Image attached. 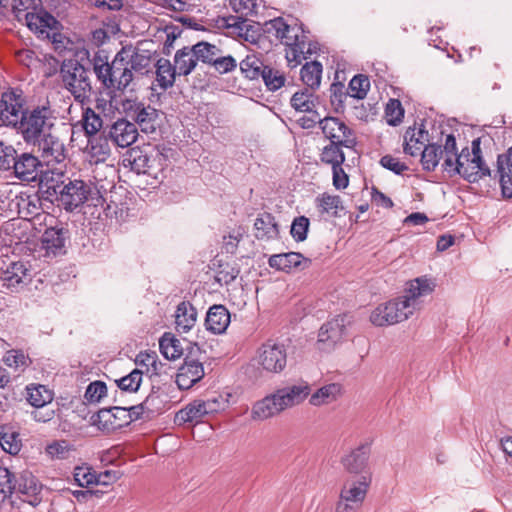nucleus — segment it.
Masks as SVG:
<instances>
[{
  "label": "nucleus",
  "mask_w": 512,
  "mask_h": 512,
  "mask_svg": "<svg viewBox=\"0 0 512 512\" xmlns=\"http://www.w3.org/2000/svg\"><path fill=\"white\" fill-rule=\"evenodd\" d=\"M151 56L149 50H140L132 44L123 46L111 62L97 52L93 56V73L102 89L124 92L136 77L149 72Z\"/></svg>",
  "instance_id": "nucleus-1"
},
{
  "label": "nucleus",
  "mask_w": 512,
  "mask_h": 512,
  "mask_svg": "<svg viewBox=\"0 0 512 512\" xmlns=\"http://www.w3.org/2000/svg\"><path fill=\"white\" fill-rule=\"evenodd\" d=\"M53 111L49 105H37L26 108L15 130L27 144L38 146L41 157L46 163H60L65 158L64 144L51 134L54 126Z\"/></svg>",
  "instance_id": "nucleus-2"
},
{
  "label": "nucleus",
  "mask_w": 512,
  "mask_h": 512,
  "mask_svg": "<svg viewBox=\"0 0 512 512\" xmlns=\"http://www.w3.org/2000/svg\"><path fill=\"white\" fill-rule=\"evenodd\" d=\"M92 62L89 51L81 48L75 51L74 58L64 59L60 65L59 73L64 87L82 104L98 94L92 86Z\"/></svg>",
  "instance_id": "nucleus-3"
},
{
  "label": "nucleus",
  "mask_w": 512,
  "mask_h": 512,
  "mask_svg": "<svg viewBox=\"0 0 512 512\" xmlns=\"http://www.w3.org/2000/svg\"><path fill=\"white\" fill-rule=\"evenodd\" d=\"M167 156L162 153L158 145L143 143L130 147L122 156L124 167H129L136 174H146L156 177L162 171Z\"/></svg>",
  "instance_id": "nucleus-4"
},
{
  "label": "nucleus",
  "mask_w": 512,
  "mask_h": 512,
  "mask_svg": "<svg viewBox=\"0 0 512 512\" xmlns=\"http://www.w3.org/2000/svg\"><path fill=\"white\" fill-rule=\"evenodd\" d=\"M413 314L412 304L404 296L379 304L371 313L373 325L384 327L400 323Z\"/></svg>",
  "instance_id": "nucleus-5"
},
{
  "label": "nucleus",
  "mask_w": 512,
  "mask_h": 512,
  "mask_svg": "<svg viewBox=\"0 0 512 512\" xmlns=\"http://www.w3.org/2000/svg\"><path fill=\"white\" fill-rule=\"evenodd\" d=\"M372 483V474H363L351 483L346 482L339 495L335 512H356L364 502Z\"/></svg>",
  "instance_id": "nucleus-6"
},
{
  "label": "nucleus",
  "mask_w": 512,
  "mask_h": 512,
  "mask_svg": "<svg viewBox=\"0 0 512 512\" xmlns=\"http://www.w3.org/2000/svg\"><path fill=\"white\" fill-rule=\"evenodd\" d=\"M26 99L22 89L8 88L1 93L0 98V124L16 128L23 111L27 108Z\"/></svg>",
  "instance_id": "nucleus-7"
},
{
  "label": "nucleus",
  "mask_w": 512,
  "mask_h": 512,
  "mask_svg": "<svg viewBox=\"0 0 512 512\" xmlns=\"http://www.w3.org/2000/svg\"><path fill=\"white\" fill-rule=\"evenodd\" d=\"M92 194V188L83 180H69L58 191L57 203L58 207L68 212H72L83 205Z\"/></svg>",
  "instance_id": "nucleus-8"
},
{
  "label": "nucleus",
  "mask_w": 512,
  "mask_h": 512,
  "mask_svg": "<svg viewBox=\"0 0 512 512\" xmlns=\"http://www.w3.org/2000/svg\"><path fill=\"white\" fill-rule=\"evenodd\" d=\"M247 21V18L243 15H229L218 17L216 24L218 28L231 29L233 34L251 44H260L263 41L261 23L252 22V24H248Z\"/></svg>",
  "instance_id": "nucleus-9"
},
{
  "label": "nucleus",
  "mask_w": 512,
  "mask_h": 512,
  "mask_svg": "<svg viewBox=\"0 0 512 512\" xmlns=\"http://www.w3.org/2000/svg\"><path fill=\"white\" fill-rule=\"evenodd\" d=\"M122 108L127 117H130L141 127L145 133H152L156 130L160 111L136 99H125L122 101Z\"/></svg>",
  "instance_id": "nucleus-10"
},
{
  "label": "nucleus",
  "mask_w": 512,
  "mask_h": 512,
  "mask_svg": "<svg viewBox=\"0 0 512 512\" xmlns=\"http://www.w3.org/2000/svg\"><path fill=\"white\" fill-rule=\"evenodd\" d=\"M13 483L15 486L14 494L21 501L33 507L38 506L42 502L44 485L31 471L23 470L18 473Z\"/></svg>",
  "instance_id": "nucleus-11"
},
{
  "label": "nucleus",
  "mask_w": 512,
  "mask_h": 512,
  "mask_svg": "<svg viewBox=\"0 0 512 512\" xmlns=\"http://www.w3.org/2000/svg\"><path fill=\"white\" fill-rule=\"evenodd\" d=\"M0 276V286L10 292H19L32 280L31 265L22 260L8 264Z\"/></svg>",
  "instance_id": "nucleus-12"
},
{
  "label": "nucleus",
  "mask_w": 512,
  "mask_h": 512,
  "mask_svg": "<svg viewBox=\"0 0 512 512\" xmlns=\"http://www.w3.org/2000/svg\"><path fill=\"white\" fill-rule=\"evenodd\" d=\"M257 361L259 366L266 372L280 373L284 370L287 363L286 348L282 344L268 341L259 348Z\"/></svg>",
  "instance_id": "nucleus-13"
},
{
  "label": "nucleus",
  "mask_w": 512,
  "mask_h": 512,
  "mask_svg": "<svg viewBox=\"0 0 512 512\" xmlns=\"http://www.w3.org/2000/svg\"><path fill=\"white\" fill-rule=\"evenodd\" d=\"M26 25L37 38L45 40L49 38V32L59 30L60 22L48 10L43 3L40 9H35L25 13Z\"/></svg>",
  "instance_id": "nucleus-14"
},
{
  "label": "nucleus",
  "mask_w": 512,
  "mask_h": 512,
  "mask_svg": "<svg viewBox=\"0 0 512 512\" xmlns=\"http://www.w3.org/2000/svg\"><path fill=\"white\" fill-rule=\"evenodd\" d=\"M346 315H338L324 323L318 333V348L330 352L340 343L346 334Z\"/></svg>",
  "instance_id": "nucleus-15"
},
{
  "label": "nucleus",
  "mask_w": 512,
  "mask_h": 512,
  "mask_svg": "<svg viewBox=\"0 0 512 512\" xmlns=\"http://www.w3.org/2000/svg\"><path fill=\"white\" fill-rule=\"evenodd\" d=\"M454 170L455 173H459L461 178L471 184L477 183L485 177L498 180V177L495 178V173H493L485 162L482 153L471 155L467 164H465V162H459V158H457V166ZM494 172H496V170Z\"/></svg>",
  "instance_id": "nucleus-16"
},
{
  "label": "nucleus",
  "mask_w": 512,
  "mask_h": 512,
  "mask_svg": "<svg viewBox=\"0 0 512 512\" xmlns=\"http://www.w3.org/2000/svg\"><path fill=\"white\" fill-rule=\"evenodd\" d=\"M125 407L102 408L90 418L91 424L101 430H116L130 425L131 419Z\"/></svg>",
  "instance_id": "nucleus-17"
},
{
  "label": "nucleus",
  "mask_w": 512,
  "mask_h": 512,
  "mask_svg": "<svg viewBox=\"0 0 512 512\" xmlns=\"http://www.w3.org/2000/svg\"><path fill=\"white\" fill-rule=\"evenodd\" d=\"M370 455L371 443L365 442L341 457L340 463L349 474L359 475V477L363 474H372L369 469Z\"/></svg>",
  "instance_id": "nucleus-18"
},
{
  "label": "nucleus",
  "mask_w": 512,
  "mask_h": 512,
  "mask_svg": "<svg viewBox=\"0 0 512 512\" xmlns=\"http://www.w3.org/2000/svg\"><path fill=\"white\" fill-rule=\"evenodd\" d=\"M70 238V231L63 223L47 227L41 236L42 248L46 255H63L66 253V242Z\"/></svg>",
  "instance_id": "nucleus-19"
},
{
  "label": "nucleus",
  "mask_w": 512,
  "mask_h": 512,
  "mask_svg": "<svg viewBox=\"0 0 512 512\" xmlns=\"http://www.w3.org/2000/svg\"><path fill=\"white\" fill-rule=\"evenodd\" d=\"M12 169L16 178L26 182H34L37 181L43 171V164L33 153L18 151Z\"/></svg>",
  "instance_id": "nucleus-20"
},
{
  "label": "nucleus",
  "mask_w": 512,
  "mask_h": 512,
  "mask_svg": "<svg viewBox=\"0 0 512 512\" xmlns=\"http://www.w3.org/2000/svg\"><path fill=\"white\" fill-rule=\"evenodd\" d=\"M277 400L280 401L283 410L303 403L311 394V386L307 381L301 380L294 384H286L275 390Z\"/></svg>",
  "instance_id": "nucleus-21"
},
{
  "label": "nucleus",
  "mask_w": 512,
  "mask_h": 512,
  "mask_svg": "<svg viewBox=\"0 0 512 512\" xmlns=\"http://www.w3.org/2000/svg\"><path fill=\"white\" fill-rule=\"evenodd\" d=\"M357 140L343 139V141H329L319 153V160L322 164L330 166L331 169L343 166L346 161L344 148L354 149Z\"/></svg>",
  "instance_id": "nucleus-22"
},
{
  "label": "nucleus",
  "mask_w": 512,
  "mask_h": 512,
  "mask_svg": "<svg viewBox=\"0 0 512 512\" xmlns=\"http://www.w3.org/2000/svg\"><path fill=\"white\" fill-rule=\"evenodd\" d=\"M318 126L324 138L328 141L357 140L354 130L338 117L325 116L322 119H318Z\"/></svg>",
  "instance_id": "nucleus-23"
},
{
  "label": "nucleus",
  "mask_w": 512,
  "mask_h": 512,
  "mask_svg": "<svg viewBox=\"0 0 512 512\" xmlns=\"http://www.w3.org/2000/svg\"><path fill=\"white\" fill-rule=\"evenodd\" d=\"M68 180L69 177L63 172L42 171L37 179L39 185L38 191L42 194L44 201L54 204L58 196V191L61 190L62 186Z\"/></svg>",
  "instance_id": "nucleus-24"
},
{
  "label": "nucleus",
  "mask_w": 512,
  "mask_h": 512,
  "mask_svg": "<svg viewBox=\"0 0 512 512\" xmlns=\"http://www.w3.org/2000/svg\"><path fill=\"white\" fill-rule=\"evenodd\" d=\"M268 264L275 270L290 273L293 270L309 268L312 264V260L304 257L300 252H288L270 256Z\"/></svg>",
  "instance_id": "nucleus-25"
},
{
  "label": "nucleus",
  "mask_w": 512,
  "mask_h": 512,
  "mask_svg": "<svg viewBox=\"0 0 512 512\" xmlns=\"http://www.w3.org/2000/svg\"><path fill=\"white\" fill-rule=\"evenodd\" d=\"M501 188L503 198H512V146L507 148L505 152L498 154L496 161L495 178Z\"/></svg>",
  "instance_id": "nucleus-26"
},
{
  "label": "nucleus",
  "mask_w": 512,
  "mask_h": 512,
  "mask_svg": "<svg viewBox=\"0 0 512 512\" xmlns=\"http://www.w3.org/2000/svg\"><path fill=\"white\" fill-rule=\"evenodd\" d=\"M138 135L136 124L125 118L118 119L108 128V136L112 137V144L121 148L131 146L137 140Z\"/></svg>",
  "instance_id": "nucleus-27"
},
{
  "label": "nucleus",
  "mask_w": 512,
  "mask_h": 512,
  "mask_svg": "<svg viewBox=\"0 0 512 512\" xmlns=\"http://www.w3.org/2000/svg\"><path fill=\"white\" fill-rule=\"evenodd\" d=\"M230 321L229 310L222 304H215L207 311L205 327L211 333L218 335L226 331Z\"/></svg>",
  "instance_id": "nucleus-28"
},
{
  "label": "nucleus",
  "mask_w": 512,
  "mask_h": 512,
  "mask_svg": "<svg viewBox=\"0 0 512 512\" xmlns=\"http://www.w3.org/2000/svg\"><path fill=\"white\" fill-rule=\"evenodd\" d=\"M204 374L201 362H184L178 369L176 384L180 390H188L199 382Z\"/></svg>",
  "instance_id": "nucleus-29"
},
{
  "label": "nucleus",
  "mask_w": 512,
  "mask_h": 512,
  "mask_svg": "<svg viewBox=\"0 0 512 512\" xmlns=\"http://www.w3.org/2000/svg\"><path fill=\"white\" fill-rule=\"evenodd\" d=\"M277 399L278 397L274 391L272 394L267 395L263 399L257 401L252 407L251 418L253 420L262 421L278 415L284 411L281 407L282 405L280 404V401Z\"/></svg>",
  "instance_id": "nucleus-30"
},
{
  "label": "nucleus",
  "mask_w": 512,
  "mask_h": 512,
  "mask_svg": "<svg viewBox=\"0 0 512 512\" xmlns=\"http://www.w3.org/2000/svg\"><path fill=\"white\" fill-rule=\"evenodd\" d=\"M267 63L261 53L248 54L239 62V68L242 76L250 81H259L262 76V70L266 68Z\"/></svg>",
  "instance_id": "nucleus-31"
},
{
  "label": "nucleus",
  "mask_w": 512,
  "mask_h": 512,
  "mask_svg": "<svg viewBox=\"0 0 512 512\" xmlns=\"http://www.w3.org/2000/svg\"><path fill=\"white\" fill-rule=\"evenodd\" d=\"M87 139V147L92 157L105 161L111 155L112 137L108 136V129L105 128L101 132L87 137Z\"/></svg>",
  "instance_id": "nucleus-32"
},
{
  "label": "nucleus",
  "mask_w": 512,
  "mask_h": 512,
  "mask_svg": "<svg viewBox=\"0 0 512 512\" xmlns=\"http://www.w3.org/2000/svg\"><path fill=\"white\" fill-rule=\"evenodd\" d=\"M254 230L258 240H271L279 235V226L275 217L269 212L258 215L254 222Z\"/></svg>",
  "instance_id": "nucleus-33"
},
{
  "label": "nucleus",
  "mask_w": 512,
  "mask_h": 512,
  "mask_svg": "<svg viewBox=\"0 0 512 512\" xmlns=\"http://www.w3.org/2000/svg\"><path fill=\"white\" fill-rule=\"evenodd\" d=\"M197 310L189 301H182L175 311V324L178 332H188L195 325Z\"/></svg>",
  "instance_id": "nucleus-34"
},
{
  "label": "nucleus",
  "mask_w": 512,
  "mask_h": 512,
  "mask_svg": "<svg viewBox=\"0 0 512 512\" xmlns=\"http://www.w3.org/2000/svg\"><path fill=\"white\" fill-rule=\"evenodd\" d=\"M156 68V81L159 87L166 91L174 86L176 81L177 69L175 64H171L170 60L159 58L155 63Z\"/></svg>",
  "instance_id": "nucleus-35"
},
{
  "label": "nucleus",
  "mask_w": 512,
  "mask_h": 512,
  "mask_svg": "<svg viewBox=\"0 0 512 512\" xmlns=\"http://www.w3.org/2000/svg\"><path fill=\"white\" fill-rule=\"evenodd\" d=\"M142 402L147 409V418L150 419L166 410L168 404L167 394L159 386L153 385L150 393Z\"/></svg>",
  "instance_id": "nucleus-36"
},
{
  "label": "nucleus",
  "mask_w": 512,
  "mask_h": 512,
  "mask_svg": "<svg viewBox=\"0 0 512 512\" xmlns=\"http://www.w3.org/2000/svg\"><path fill=\"white\" fill-rule=\"evenodd\" d=\"M436 287V283L433 279L426 276L415 278L408 283V287L405 289V299H409V303L413 305V302L421 297L431 294Z\"/></svg>",
  "instance_id": "nucleus-37"
},
{
  "label": "nucleus",
  "mask_w": 512,
  "mask_h": 512,
  "mask_svg": "<svg viewBox=\"0 0 512 512\" xmlns=\"http://www.w3.org/2000/svg\"><path fill=\"white\" fill-rule=\"evenodd\" d=\"M262 31V38L264 40H269L272 43V40L270 39V36H273L276 41H283V39H291L292 37L289 36L290 26L285 22V20L282 17H276L274 19H271L269 21H266L265 23L261 24Z\"/></svg>",
  "instance_id": "nucleus-38"
},
{
  "label": "nucleus",
  "mask_w": 512,
  "mask_h": 512,
  "mask_svg": "<svg viewBox=\"0 0 512 512\" xmlns=\"http://www.w3.org/2000/svg\"><path fill=\"white\" fill-rule=\"evenodd\" d=\"M342 394V386L339 383H330L320 387L310 394L309 403L319 407L336 401Z\"/></svg>",
  "instance_id": "nucleus-39"
},
{
  "label": "nucleus",
  "mask_w": 512,
  "mask_h": 512,
  "mask_svg": "<svg viewBox=\"0 0 512 512\" xmlns=\"http://www.w3.org/2000/svg\"><path fill=\"white\" fill-rule=\"evenodd\" d=\"M85 213L97 219H115L117 223L126 222L134 214L126 203L117 204L115 202L108 204L105 211H87Z\"/></svg>",
  "instance_id": "nucleus-40"
},
{
  "label": "nucleus",
  "mask_w": 512,
  "mask_h": 512,
  "mask_svg": "<svg viewBox=\"0 0 512 512\" xmlns=\"http://www.w3.org/2000/svg\"><path fill=\"white\" fill-rule=\"evenodd\" d=\"M323 65L320 61L314 60L306 62L300 70L302 82L312 91L319 88L321 83Z\"/></svg>",
  "instance_id": "nucleus-41"
},
{
  "label": "nucleus",
  "mask_w": 512,
  "mask_h": 512,
  "mask_svg": "<svg viewBox=\"0 0 512 512\" xmlns=\"http://www.w3.org/2000/svg\"><path fill=\"white\" fill-rule=\"evenodd\" d=\"M0 447L10 455H17L22 447L20 435L12 426L0 425Z\"/></svg>",
  "instance_id": "nucleus-42"
},
{
  "label": "nucleus",
  "mask_w": 512,
  "mask_h": 512,
  "mask_svg": "<svg viewBox=\"0 0 512 512\" xmlns=\"http://www.w3.org/2000/svg\"><path fill=\"white\" fill-rule=\"evenodd\" d=\"M42 201H44V199L39 191L34 194L22 193L16 205L18 211L25 216L33 215L38 217L41 215L40 211H43Z\"/></svg>",
  "instance_id": "nucleus-43"
},
{
  "label": "nucleus",
  "mask_w": 512,
  "mask_h": 512,
  "mask_svg": "<svg viewBox=\"0 0 512 512\" xmlns=\"http://www.w3.org/2000/svg\"><path fill=\"white\" fill-rule=\"evenodd\" d=\"M159 349L164 358L175 360L184 354L180 340L171 332H165L159 339Z\"/></svg>",
  "instance_id": "nucleus-44"
},
{
  "label": "nucleus",
  "mask_w": 512,
  "mask_h": 512,
  "mask_svg": "<svg viewBox=\"0 0 512 512\" xmlns=\"http://www.w3.org/2000/svg\"><path fill=\"white\" fill-rule=\"evenodd\" d=\"M174 64L178 76H188L198 65L194 53L189 50V46L178 49L174 55Z\"/></svg>",
  "instance_id": "nucleus-45"
},
{
  "label": "nucleus",
  "mask_w": 512,
  "mask_h": 512,
  "mask_svg": "<svg viewBox=\"0 0 512 512\" xmlns=\"http://www.w3.org/2000/svg\"><path fill=\"white\" fill-rule=\"evenodd\" d=\"M290 105L297 112L310 113L319 117L316 104L313 103V91L308 88L295 92L290 99Z\"/></svg>",
  "instance_id": "nucleus-46"
},
{
  "label": "nucleus",
  "mask_w": 512,
  "mask_h": 512,
  "mask_svg": "<svg viewBox=\"0 0 512 512\" xmlns=\"http://www.w3.org/2000/svg\"><path fill=\"white\" fill-rule=\"evenodd\" d=\"M189 50L194 53L197 62L212 66L213 60L221 54L222 51L215 45L208 41H199L192 46Z\"/></svg>",
  "instance_id": "nucleus-47"
},
{
  "label": "nucleus",
  "mask_w": 512,
  "mask_h": 512,
  "mask_svg": "<svg viewBox=\"0 0 512 512\" xmlns=\"http://www.w3.org/2000/svg\"><path fill=\"white\" fill-rule=\"evenodd\" d=\"M330 103L333 111L336 114H344L345 112V100L349 97V92L345 88L343 82L338 80V74L336 73L335 79L330 85Z\"/></svg>",
  "instance_id": "nucleus-48"
},
{
  "label": "nucleus",
  "mask_w": 512,
  "mask_h": 512,
  "mask_svg": "<svg viewBox=\"0 0 512 512\" xmlns=\"http://www.w3.org/2000/svg\"><path fill=\"white\" fill-rule=\"evenodd\" d=\"M443 150L438 143H428L421 151V164L424 171H434L442 157Z\"/></svg>",
  "instance_id": "nucleus-49"
},
{
  "label": "nucleus",
  "mask_w": 512,
  "mask_h": 512,
  "mask_svg": "<svg viewBox=\"0 0 512 512\" xmlns=\"http://www.w3.org/2000/svg\"><path fill=\"white\" fill-rule=\"evenodd\" d=\"M316 207L320 215L329 214L332 217H338V209L342 208V200L338 195L323 193L315 199Z\"/></svg>",
  "instance_id": "nucleus-50"
},
{
  "label": "nucleus",
  "mask_w": 512,
  "mask_h": 512,
  "mask_svg": "<svg viewBox=\"0 0 512 512\" xmlns=\"http://www.w3.org/2000/svg\"><path fill=\"white\" fill-rule=\"evenodd\" d=\"M260 79L263 81L266 89L270 92H275L285 85L286 77L283 72L272 67L270 64L262 70Z\"/></svg>",
  "instance_id": "nucleus-51"
},
{
  "label": "nucleus",
  "mask_w": 512,
  "mask_h": 512,
  "mask_svg": "<svg viewBox=\"0 0 512 512\" xmlns=\"http://www.w3.org/2000/svg\"><path fill=\"white\" fill-rule=\"evenodd\" d=\"M27 401L35 408H42L51 403L52 394L44 385L27 386Z\"/></svg>",
  "instance_id": "nucleus-52"
},
{
  "label": "nucleus",
  "mask_w": 512,
  "mask_h": 512,
  "mask_svg": "<svg viewBox=\"0 0 512 512\" xmlns=\"http://www.w3.org/2000/svg\"><path fill=\"white\" fill-rule=\"evenodd\" d=\"M143 371L140 369H133L129 374L116 379V386L122 391L127 393H136L142 384Z\"/></svg>",
  "instance_id": "nucleus-53"
},
{
  "label": "nucleus",
  "mask_w": 512,
  "mask_h": 512,
  "mask_svg": "<svg viewBox=\"0 0 512 512\" xmlns=\"http://www.w3.org/2000/svg\"><path fill=\"white\" fill-rule=\"evenodd\" d=\"M349 97L363 100L370 90V79L365 74H356L352 77L347 88Z\"/></svg>",
  "instance_id": "nucleus-54"
},
{
  "label": "nucleus",
  "mask_w": 512,
  "mask_h": 512,
  "mask_svg": "<svg viewBox=\"0 0 512 512\" xmlns=\"http://www.w3.org/2000/svg\"><path fill=\"white\" fill-rule=\"evenodd\" d=\"M17 474L10 471L7 467L0 465V502L10 499L15 492L14 480Z\"/></svg>",
  "instance_id": "nucleus-55"
},
{
  "label": "nucleus",
  "mask_w": 512,
  "mask_h": 512,
  "mask_svg": "<svg viewBox=\"0 0 512 512\" xmlns=\"http://www.w3.org/2000/svg\"><path fill=\"white\" fill-rule=\"evenodd\" d=\"M386 122L390 126L399 125L404 118V108L398 99L391 98L385 107Z\"/></svg>",
  "instance_id": "nucleus-56"
},
{
  "label": "nucleus",
  "mask_w": 512,
  "mask_h": 512,
  "mask_svg": "<svg viewBox=\"0 0 512 512\" xmlns=\"http://www.w3.org/2000/svg\"><path fill=\"white\" fill-rule=\"evenodd\" d=\"M103 120L91 108H87L83 113V129L87 137L99 133L103 130Z\"/></svg>",
  "instance_id": "nucleus-57"
},
{
  "label": "nucleus",
  "mask_w": 512,
  "mask_h": 512,
  "mask_svg": "<svg viewBox=\"0 0 512 512\" xmlns=\"http://www.w3.org/2000/svg\"><path fill=\"white\" fill-rule=\"evenodd\" d=\"M294 41L291 43L286 42L289 50L286 52V59L289 63L294 62L291 67H296L301 63L300 56L304 54L306 45V37L303 35L301 38L296 34L293 36Z\"/></svg>",
  "instance_id": "nucleus-58"
},
{
  "label": "nucleus",
  "mask_w": 512,
  "mask_h": 512,
  "mask_svg": "<svg viewBox=\"0 0 512 512\" xmlns=\"http://www.w3.org/2000/svg\"><path fill=\"white\" fill-rule=\"evenodd\" d=\"M310 227V220L306 216L295 217L291 224L290 234L296 242H303L307 239Z\"/></svg>",
  "instance_id": "nucleus-59"
},
{
  "label": "nucleus",
  "mask_w": 512,
  "mask_h": 512,
  "mask_svg": "<svg viewBox=\"0 0 512 512\" xmlns=\"http://www.w3.org/2000/svg\"><path fill=\"white\" fill-rule=\"evenodd\" d=\"M107 385L104 381L96 380L86 388L84 398L88 403H99L104 397L107 396Z\"/></svg>",
  "instance_id": "nucleus-60"
},
{
  "label": "nucleus",
  "mask_w": 512,
  "mask_h": 512,
  "mask_svg": "<svg viewBox=\"0 0 512 512\" xmlns=\"http://www.w3.org/2000/svg\"><path fill=\"white\" fill-rule=\"evenodd\" d=\"M240 268L238 265L229 263H219L215 280L225 285L231 284L239 275Z\"/></svg>",
  "instance_id": "nucleus-61"
},
{
  "label": "nucleus",
  "mask_w": 512,
  "mask_h": 512,
  "mask_svg": "<svg viewBox=\"0 0 512 512\" xmlns=\"http://www.w3.org/2000/svg\"><path fill=\"white\" fill-rule=\"evenodd\" d=\"M18 150L10 144L0 141V170L12 169Z\"/></svg>",
  "instance_id": "nucleus-62"
},
{
  "label": "nucleus",
  "mask_w": 512,
  "mask_h": 512,
  "mask_svg": "<svg viewBox=\"0 0 512 512\" xmlns=\"http://www.w3.org/2000/svg\"><path fill=\"white\" fill-rule=\"evenodd\" d=\"M213 62L214 63L212 66L220 74H227L229 72H232L238 66L237 60L231 55L223 56L221 54H218V56L213 60Z\"/></svg>",
  "instance_id": "nucleus-63"
},
{
  "label": "nucleus",
  "mask_w": 512,
  "mask_h": 512,
  "mask_svg": "<svg viewBox=\"0 0 512 512\" xmlns=\"http://www.w3.org/2000/svg\"><path fill=\"white\" fill-rule=\"evenodd\" d=\"M379 163L383 168L392 171L396 175H402L409 169L404 162H401L398 158L390 154L382 156Z\"/></svg>",
  "instance_id": "nucleus-64"
}]
</instances>
